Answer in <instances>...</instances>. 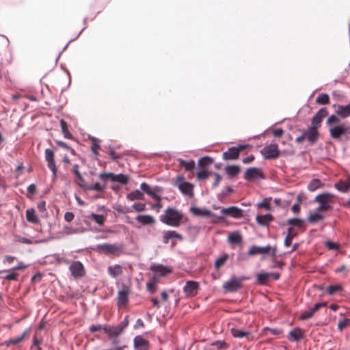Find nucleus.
<instances>
[{
	"label": "nucleus",
	"mask_w": 350,
	"mask_h": 350,
	"mask_svg": "<svg viewBox=\"0 0 350 350\" xmlns=\"http://www.w3.org/2000/svg\"><path fill=\"white\" fill-rule=\"evenodd\" d=\"M183 217L181 211L169 207L159 216V219L167 226L177 228L180 226Z\"/></svg>",
	"instance_id": "f257e3e1"
},
{
	"label": "nucleus",
	"mask_w": 350,
	"mask_h": 350,
	"mask_svg": "<svg viewBox=\"0 0 350 350\" xmlns=\"http://www.w3.org/2000/svg\"><path fill=\"white\" fill-rule=\"evenodd\" d=\"M97 252L103 253L106 255L120 256L123 252L122 244H98L95 249Z\"/></svg>",
	"instance_id": "f03ea898"
},
{
	"label": "nucleus",
	"mask_w": 350,
	"mask_h": 350,
	"mask_svg": "<svg viewBox=\"0 0 350 350\" xmlns=\"http://www.w3.org/2000/svg\"><path fill=\"white\" fill-rule=\"evenodd\" d=\"M334 196L332 193H325L316 196L315 201L319 204L317 208L318 211H327L331 208V204L333 203Z\"/></svg>",
	"instance_id": "7ed1b4c3"
},
{
	"label": "nucleus",
	"mask_w": 350,
	"mask_h": 350,
	"mask_svg": "<svg viewBox=\"0 0 350 350\" xmlns=\"http://www.w3.org/2000/svg\"><path fill=\"white\" fill-rule=\"evenodd\" d=\"M213 163L212 159L208 157L202 158L198 161L200 170L197 172V178L198 180L206 179L209 176V172L203 165H208Z\"/></svg>",
	"instance_id": "20e7f679"
},
{
	"label": "nucleus",
	"mask_w": 350,
	"mask_h": 350,
	"mask_svg": "<svg viewBox=\"0 0 350 350\" xmlns=\"http://www.w3.org/2000/svg\"><path fill=\"white\" fill-rule=\"evenodd\" d=\"M276 253L275 248H272L271 245H267L265 247H259L253 245L248 250L247 254L250 256L262 254H269L271 256H275Z\"/></svg>",
	"instance_id": "39448f33"
},
{
	"label": "nucleus",
	"mask_w": 350,
	"mask_h": 350,
	"mask_svg": "<svg viewBox=\"0 0 350 350\" xmlns=\"http://www.w3.org/2000/svg\"><path fill=\"white\" fill-rule=\"evenodd\" d=\"M45 159L47 162V166L52 172V179L55 180L57 177V167L54 160V152L52 150L46 148L44 151Z\"/></svg>",
	"instance_id": "423d86ee"
},
{
	"label": "nucleus",
	"mask_w": 350,
	"mask_h": 350,
	"mask_svg": "<svg viewBox=\"0 0 350 350\" xmlns=\"http://www.w3.org/2000/svg\"><path fill=\"white\" fill-rule=\"evenodd\" d=\"M349 129V126L345 124L332 126L329 128V135L333 139H338L342 135L348 133Z\"/></svg>",
	"instance_id": "0eeeda50"
},
{
	"label": "nucleus",
	"mask_w": 350,
	"mask_h": 350,
	"mask_svg": "<svg viewBox=\"0 0 350 350\" xmlns=\"http://www.w3.org/2000/svg\"><path fill=\"white\" fill-rule=\"evenodd\" d=\"M260 152L265 159H275L279 155L278 145L275 144H271L267 146L260 150Z\"/></svg>",
	"instance_id": "6e6552de"
},
{
	"label": "nucleus",
	"mask_w": 350,
	"mask_h": 350,
	"mask_svg": "<svg viewBox=\"0 0 350 350\" xmlns=\"http://www.w3.org/2000/svg\"><path fill=\"white\" fill-rule=\"evenodd\" d=\"M247 145H239L237 147H231L223 153L224 160H234L238 159L240 152L246 148Z\"/></svg>",
	"instance_id": "1a4fd4ad"
},
{
	"label": "nucleus",
	"mask_w": 350,
	"mask_h": 350,
	"mask_svg": "<svg viewBox=\"0 0 350 350\" xmlns=\"http://www.w3.org/2000/svg\"><path fill=\"white\" fill-rule=\"evenodd\" d=\"M241 287V280L235 278H231L223 284V288L226 292H235Z\"/></svg>",
	"instance_id": "9d476101"
},
{
	"label": "nucleus",
	"mask_w": 350,
	"mask_h": 350,
	"mask_svg": "<svg viewBox=\"0 0 350 350\" xmlns=\"http://www.w3.org/2000/svg\"><path fill=\"white\" fill-rule=\"evenodd\" d=\"M199 289V284L195 281H187L183 287V292L187 297L195 296Z\"/></svg>",
	"instance_id": "9b49d317"
},
{
	"label": "nucleus",
	"mask_w": 350,
	"mask_h": 350,
	"mask_svg": "<svg viewBox=\"0 0 350 350\" xmlns=\"http://www.w3.org/2000/svg\"><path fill=\"white\" fill-rule=\"evenodd\" d=\"M69 270L74 278H80L84 275V267L80 261H73L69 266Z\"/></svg>",
	"instance_id": "f8f14e48"
},
{
	"label": "nucleus",
	"mask_w": 350,
	"mask_h": 350,
	"mask_svg": "<svg viewBox=\"0 0 350 350\" xmlns=\"http://www.w3.org/2000/svg\"><path fill=\"white\" fill-rule=\"evenodd\" d=\"M30 328L26 329L21 336L10 338L4 342V345L7 347L10 345H16L21 342H24L26 339L28 338L30 334Z\"/></svg>",
	"instance_id": "ddd939ff"
},
{
	"label": "nucleus",
	"mask_w": 350,
	"mask_h": 350,
	"mask_svg": "<svg viewBox=\"0 0 350 350\" xmlns=\"http://www.w3.org/2000/svg\"><path fill=\"white\" fill-rule=\"evenodd\" d=\"M262 172L260 168L251 167L247 169L244 174V178L246 180L262 178Z\"/></svg>",
	"instance_id": "4468645a"
},
{
	"label": "nucleus",
	"mask_w": 350,
	"mask_h": 350,
	"mask_svg": "<svg viewBox=\"0 0 350 350\" xmlns=\"http://www.w3.org/2000/svg\"><path fill=\"white\" fill-rule=\"evenodd\" d=\"M177 187L180 191L189 197L193 196V185L189 182L178 183Z\"/></svg>",
	"instance_id": "2eb2a0df"
},
{
	"label": "nucleus",
	"mask_w": 350,
	"mask_h": 350,
	"mask_svg": "<svg viewBox=\"0 0 350 350\" xmlns=\"http://www.w3.org/2000/svg\"><path fill=\"white\" fill-rule=\"evenodd\" d=\"M221 212L226 215H230L234 218L238 219L243 216V211L236 206H230L228 208H224Z\"/></svg>",
	"instance_id": "dca6fc26"
},
{
	"label": "nucleus",
	"mask_w": 350,
	"mask_h": 350,
	"mask_svg": "<svg viewBox=\"0 0 350 350\" xmlns=\"http://www.w3.org/2000/svg\"><path fill=\"white\" fill-rule=\"evenodd\" d=\"M325 306H326L325 302L315 304L314 306L312 308H310L308 310L304 311V312L301 313V314L300 316L301 319L306 320V319H310L311 317H312L314 314L319 310L320 308L324 307Z\"/></svg>",
	"instance_id": "f3484780"
},
{
	"label": "nucleus",
	"mask_w": 350,
	"mask_h": 350,
	"mask_svg": "<svg viewBox=\"0 0 350 350\" xmlns=\"http://www.w3.org/2000/svg\"><path fill=\"white\" fill-rule=\"evenodd\" d=\"M150 270L159 276H165L172 272V269L163 265H153L150 267Z\"/></svg>",
	"instance_id": "a211bd4d"
},
{
	"label": "nucleus",
	"mask_w": 350,
	"mask_h": 350,
	"mask_svg": "<svg viewBox=\"0 0 350 350\" xmlns=\"http://www.w3.org/2000/svg\"><path fill=\"white\" fill-rule=\"evenodd\" d=\"M190 212L195 216L208 217L212 216V212L205 208H199L191 206L189 209Z\"/></svg>",
	"instance_id": "6ab92c4d"
},
{
	"label": "nucleus",
	"mask_w": 350,
	"mask_h": 350,
	"mask_svg": "<svg viewBox=\"0 0 350 350\" xmlns=\"http://www.w3.org/2000/svg\"><path fill=\"white\" fill-rule=\"evenodd\" d=\"M230 332L234 338H246L248 340L253 339V336L250 332H245L238 328H231Z\"/></svg>",
	"instance_id": "aec40b11"
},
{
	"label": "nucleus",
	"mask_w": 350,
	"mask_h": 350,
	"mask_svg": "<svg viewBox=\"0 0 350 350\" xmlns=\"http://www.w3.org/2000/svg\"><path fill=\"white\" fill-rule=\"evenodd\" d=\"M134 347L137 350H148V342L141 336L134 338Z\"/></svg>",
	"instance_id": "412c9836"
},
{
	"label": "nucleus",
	"mask_w": 350,
	"mask_h": 350,
	"mask_svg": "<svg viewBox=\"0 0 350 350\" xmlns=\"http://www.w3.org/2000/svg\"><path fill=\"white\" fill-rule=\"evenodd\" d=\"M178 239L182 241L183 239V237L180 234L176 232L174 230H168V231L164 232L163 236V242L164 243H165V244L168 243L170 239Z\"/></svg>",
	"instance_id": "4be33fe9"
},
{
	"label": "nucleus",
	"mask_w": 350,
	"mask_h": 350,
	"mask_svg": "<svg viewBox=\"0 0 350 350\" xmlns=\"http://www.w3.org/2000/svg\"><path fill=\"white\" fill-rule=\"evenodd\" d=\"M336 113L342 118H347L350 116V103L346 105H338Z\"/></svg>",
	"instance_id": "5701e85b"
},
{
	"label": "nucleus",
	"mask_w": 350,
	"mask_h": 350,
	"mask_svg": "<svg viewBox=\"0 0 350 350\" xmlns=\"http://www.w3.org/2000/svg\"><path fill=\"white\" fill-rule=\"evenodd\" d=\"M305 139L310 143H314L318 138V133L315 128L310 127L307 131L303 133Z\"/></svg>",
	"instance_id": "b1692460"
},
{
	"label": "nucleus",
	"mask_w": 350,
	"mask_h": 350,
	"mask_svg": "<svg viewBox=\"0 0 350 350\" xmlns=\"http://www.w3.org/2000/svg\"><path fill=\"white\" fill-rule=\"evenodd\" d=\"M334 187L339 192L346 193L350 189V180H340L334 184Z\"/></svg>",
	"instance_id": "393cba45"
},
{
	"label": "nucleus",
	"mask_w": 350,
	"mask_h": 350,
	"mask_svg": "<svg viewBox=\"0 0 350 350\" xmlns=\"http://www.w3.org/2000/svg\"><path fill=\"white\" fill-rule=\"evenodd\" d=\"M136 220L143 225H151L155 222L154 217L149 215H139L136 217Z\"/></svg>",
	"instance_id": "a878e982"
},
{
	"label": "nucleus",
	"mask_w": 350,
	"mask_h": 350,
	"mask_svg": "<svg viewBox=\"0 0 350 350\" xmlns=\"http://www.w3.org/2000/svg\"><path fill=\"white\" fill-rule=\"evenodd\" d=\"M256 220L258 224L261 226H267L273 220V217L271 214H265L263 215H257Z\"/></svg>",
	"instance_id": "bb28decb"
},
{
	"label": "nucleus",
	"mask_w": 350,
	"mask_h": 350,
	"mask_svg": "<svg viewBox=\"0 0 350 350\" xmlns=\"http://www.w3.org/2000/svg\"><path fill=\"white\" fill-rule=\"evenodd\" d=\"M107 270L108 273L112 278H116L122 273V267L120 265L109 266Z\"/></svg>",
	"instance_id": "cd10ccee"
},
{
	"label": "nucleus",
	"mask_w": 350,
	"mask_h": 350,
	"mask_svg": "<svg viewBox=\"0 0 350 350\" xmlns=\"http://www.w3.org/2000/svg\"><path fill=\"white\" fill-rule=\"evenodd\" d=\"M129 292L126 290L120 291L118 294V304L124 306L128 302Z\"/></svg>",
	"instance_id": "c85d7f7f"
},
{
	"label": "nucleus",
	"mask_w": 350,
	"mask_h": 350,
	"mask_svg": "<svg viewBox=\"0 0 350 350\" xmlns=\"http://www.w3.org/2000/svg\"><path fill=\"white\" fill-rule=\"evenodd\" d=\"M26 219L29 222L34 224H37L40 221L33 208H29L26 211Z\"/></svg>",
	"instance_id": "c756f323"
},
{
	"label": "nucleus",
	"mask_w": 350,
	"mask_h": 350,
	"mask_svg": "<svg viewBox=\"0 0 350 350\" xmlns=\"http://www.w3.org/2000/svg\"><path fill=\"white\" fill-rule=\"evenodd\" d=\"M327 114V111L325 108L321 109L317 114L312 118V123L314 124H320L324 117Z\"/></svg>",
	"instance_id": "7c9ffc66"
},
{
	"label": "nucleus",
	"mask_w": 350,
	"mask_h": 350,
	"mask_svg": "<svg viewBox=\"0 0 350 350\" xmlns=\"http://www.w3.org/2000/svg\"><path fill=\"white\" fill-rule=\"evenodd\" d=\"M228 258V254L226 253L221 254L215 261V268L217 270L219 269L226 262Z\"/></svg>",
	"instance_id": "2f4dec72"
},
{
	"label": "nucleus",
	"mask_w": 350,
	"mask_h": 350,
	"mask_svg": "<svg viewBox=\"0 0 350 350\" xmlns=\"http://www.w3.org/2000/svg\"><path fill=\"white\" fill-rule=\"evenodd\" d=\"M126 327V325H119L116 327H110L109 331L108 333V336L111 337H116L119 336L123 331L124 328Z\"/></svg>",
	"instance_id": "473e14b6"
},
{
	"label": "nucleus",
	"mask_w": 350,
	"mask_h": 350,
	"mask_svg": "<svg viewBox=\"0 0 350 350\" xmlns=\"http://www.w3.org/2000/svg\"><path fill=\"white\" fill-rule=\"evenodd\" d=\"M127 200L130 201H133L136 200H142L144 199V193L142 191L136 189L129 193L126 196Z\"/></svg>",
	"instance_id": "72a5a7b5"
},
{
	"label": "nucleus",
	"mask_w": 350,
	"mask_h": 350,
	"mask_svg": "<svg viewBox=\"0 0 350 350\" xmlns=\"http://www.w3.org/2000/svg\"><path fill=\"white\" fill-rule=\"evenodd\" d=\"M323 186V183L319 179L314 178L308 185V189L310 191H314Z\"/></svg>",
	"instance_id": "f704fd0d"
},
{
	"label": "nucleus",
	"mask_w": 350,
	"mask_h": 350,
	"mask_svg": "<svg viewBox=\"0 0 350 350\" xmlns=\"http://www.w3.org/2000/svg\"><path fill=\"white\" fill-rule=\"evenodd\" d=\"M288 336L292 340H298L304 337L303 332L299 328H295L288 333Z\"/></svg>",
	"instance_id": "c9c22d12"
},
{
	"label": "nucleus",
	"mask_w": 350,
	"mask_h": 350,
	"mask_svg": "<svg viewBox=\"0 0 350 350\" xmlns=\"http://www.w3.org/2000/svg\"><path fill=\"white\" fill-rule=\"evenodd\" d=\"M87 217H88V219H89L90 220H93L99 226H103L105 221V217L103 215L92 213L90 215H88Z\"/></svg>",
	"instance_id": "e433bc0d"
},
{
	"label": "nucleus",
	"mask_w": 350,
	"mask_h": 350,
	"mask_svg": "<svg viewBox=\"0 0 350 350\" xmlns=\"http://www.w3.org/2000/svg\"><path fill=\"white\" fill-rule=\"evenodd\" d=\"M324 218V217L321 214V211H318L317 209L314 212L311 213L308 217V220L310 223H315L317 221H321Z\"/></svg>",
	"instance_id": "4c0bfd02"
},
{
	"label": "nucleus",
	"mask_w": 350,
	"mask_h": 350,
	"mask_svg": "<svg viewBox=\"0 0 350 350\" xmlns=\"http://www.w3.org/2000/svg\"><path fill=\"white\" fill-rule=\"evenodd\" d=\"M225 171L230 177H234L239 173L240 167L237 165H229L225 167Z\"/></svg>",
	"instance_id": "58836bf2"
},
{
	"label": "nucleus",
	"mask_w": 350,
	"mask_h": 350,
	"mask_svg": "<svg viewBox=\"0 0 350 350\" xmlns=\"http://www.w3.org/2000/svg\"><path fill=\"white\" fill-rule=\"evenodd\" d=\"M178 161L180 166L184 167L185 170L191 171L195 167V162L193 160L186 161L182 159H178Z\"/></svg>",
	"instance_id": "ea45409f"
},
{
	"label": "nucleus",
	"mask_w": 350,
	"mask_h": 350,
	"mask_svg": "<svg viewBox=\"0 0 350 350\" xmlns=\"http://www.w3.org/2000/svg\"><path fill=\"white\" fill-rule=\"evenodd\" d=\"M228 241L230 243L238 244L242 241V237L238 232H232L228 236Z\"/></svg>",
	"instance_id": "a19ab883"
},
{
	"label": "nucleus",
	"mask_w": 350,
	"mask_h": 350,
	"mask_svg": "<svg viewBox=\"0 0 350 350\" xmlns=\"http://www.w3.org/2000/svg\"><path fill=\"white\" fill-rule=\"evenodd\" d=\"M60 126L64 137L67 139H72V135L68 129L67 123L64 120H60Z\"/></svg>",
	"instance_id": "79ce46f5"
},
{
	"label": "nucleus",
	"mask_w": 350,
	"mask_h": 350,
	"mask_svg": "<svg viewBox=\"0 0 350 350\" xmlns=\"http://www.w3.org/2000/svg\"><path fill=\"white\" fill-rule=\"evenodd\" d=\"M129 181V177L122 174H114L113 179L112 182L119 183L122 185L127 184Z\"/></svg>",
	"instance_id": "37998d69"
},
{
	"label": "nucleus",
	"mask_w": 350,
	"mask_h": 350,
	"mask_svg": "<svg viewBox=\"0 0 350 350\" xmlns=\"http://www.w3.org/2000/svg\"><path fill=\"white\" fill-rule=\"evenodd\" d=\"M82 187L86 190H94L99 192L104 191L106 188L105 185H101L98 183H96L92 185H83Z\"/></svg>",
	"instance_id": "c03bdc74"
},
{
	"label": "nucleus",
	"mask_w": 350,
	"mask_h": 350,
	"mask_svg": "<svg viewBox=\"0 0 350 350\" xmlns=\"http://www.w3.org/2000/svg\"><path fill=\"white\" fill-rule=\"evenodd\" d=\"M90 139L92 141L91 150L93 152L95 156H97L98 154V150L100 148L99 139L94 137H90Z\"/></svg>",
	"instance_id": "a18cd8bd"
},
{
	"label": "nucleus",
	"mask_w": 350,
	"mask_h": 350,
	"mask_svg": "<svg viewBox=\"0 0 350 350\" xmlns=\"http://www.w3.org/2000/svg\"><path fill=\"white\" fill-rule=\"evenodd\" d=\"M316 103L320 105H327L329 103V96L327 94H321L316 98Z\"/></svg>",
	"instance_id": "49530a36"
},
{
	"label": "nucleus",
	"mask_w": 350,
	"mask_h": 350,
	"mask_svg": "<svg viewBox=\"0 0 350 350\" xmlns=\"http://www.w3.org/2000/svg\"><path fill=\"white\" fill-rule=\"evenodd\" d=\"M287 224L289 225H291V226L301 227L303 226L304 221L299 218H293V219H289L287 221Z\"/></svg>",
	"instance_id": "de8ad7c7"
},
{
	"label": "nucleus",
	"mask_w": 350,
	"mask_h": 350,
	"mask_svg": "<svg viewBox=\"0 0 350 350\" xmlns=\"http://www.w3.org/2000/svg\"><path fill=\"white\" fill-rule=\"evenodd\" d=\"M258 281L260 284H264L269 280V273H260L257 275Z\"/></svg>",
	"instance_id": "09e8293b"
},
{
	"label": "nucleus",
	"mask_w": 350,
	"mask_h": 350,
	"mask_svg": "<svg viewBox=\"0 0 350 350\" xmlns=\"http://www.w3.org/2000/svg\"><path fill=\"white\" fill-rule=\"evenodd\" d=\"M341 290H342V286L340 285H338V284L331 285V286H329L327 288V292L329 295H333L336 292L340 291Z\"/></svg>",
	"instance_id": "8fccbe9b"
},
{
	"label": "nucleus",
	"mask_w": 350,
	"mask_h": 350,
	"mask_svg": "<svg viewBox=\"0 0 350 350\" xmlns=\"http://www.w3.org/2000/svg\"><path fill=\"white\" fill-rule=\"evenodd\" d=\"M55 142L57 146L68 150L71 154H75V150L72 148H71L70 146H69L68 145H67L66 143H64L62 141H59V140H55Z\"/></svg>",
	"instance_id": "3c124183"
},
{
	"label": "nucleus",
	"mask_w": 350,
	"mask_h": 350,
	"mask_svg": "<svg viewBox=\"0 0 350 350\" xmlns=\"http://www.w3.org/2000/svg\"><path fill=\"white\" fill-rule=\"evenodd\" d=\"M1 272H7L8 273L5 277L4 279L7 280H16L18 276V274L15 273L14 271H2Z\"/></svg>",
	"instance_id": "603ef678"
},
{
	"label": "nucleus",
	"mask_w": 350,
	"mask_h": 350,
	"mask_svg": "<svg viewBox=\"0 0 350 350\" xmlns=\"http://www.w3.org/2000/svg\"><path fill=\"white\" fill-rule=\"evenodd\" d=\"M132 208L137 212H142L146 210V204L142 202H135L132 205Z\"/></svg>",
	"instance_id": "864d4df0"
},
{
	"label": "nucleus",
	"mask_w": 350,
	"mask_h": 350,
	"mask_svg": "<svg viewBox=\"0 0 350 350\" xmlns=\"http://www.w3.org/2000/svg\"><path fill=\"white\" fill-rule=\"evenodd\" d=\"M159 191H160L159 187H154V189L152 190V191L150 193V194L148 196H150L152 198H153L157 201H160L161 198V196L158 194Z\"/></svg>",
	"instance_id": "5fc2aeb1"
},
{
	"label": "nucleus",
	"mask_w": 350,
	"mask_h": 350,
	"mask_svg": "<svg viewBox=\"0 0 350 350\" xmlns=\"http://www.w3.org/2000/svg\"><path fill=\"white\" fill-rule=\"evenodd\" d=\"M17 241L22 243H26V244L38 243L42 242V241H38V240L33 241L31 239H27V238H24V237L18 238Z\"/></svg>",
	"instance_id": "6e6d98bb"
},
{
	"label": "nucleus",
	"mask_w": 350,
	"mask_h": 350,
	"mask_svg": "<svg viewBox=\"0 0 350 350\" xmlns=\"http://www.w3.org/2000/svg\"><path fill=\"white\" fill-rule=\"evenodd\" d=\"M114 174L113 173H100L98 176H99V178L101 179V180H105L106 179H109L111 181H113V176H114Z\"/></svg>",
	"instance_id": "4d7b16f0"
},
{
	"label": "nucleus",
	"mask_w": 350,
	"mask_h": 350,
	"mask_svg": "<svg viewBox=\"0 0 350 350\" xmlns=\"http://www.w3.org/2000/svg\"><path fill=\"white\" fill-rule=\"evenodd\" d=\"M140 188L142 191L145 192L146 194L149 195L154 187H151L149 185L146 183H142L140 185Z\"/></svg>",
	"instance_id": "13d9d810"
},
{
	"label": "nucleus",
	"mask_w": 350,
	"mask_h": 350,
	"mask_svg": "<svg viewBox=\"0 0 350 350\" xmlns=\"http://www.w3.org/2000/svg\"><path fill=\"white\" fill-rule=\"evenodd\" d=\"M325 246L330 250H336L339 247V245L332 241H326L325 243Z\"/></svg>",
	"instance_id": "bf43d9fd"
},
{
	"label": "nucleus",
	"mask_w": 350,
	"mask_h": 350,
	"mask_svg": "<svg viewBox=\"0 0 350 350\" xmlns=\"http://www.w3.org/2000/svg\"><path fill=\"white\" fill-rule=\"evenodd\" d=\"M350 323V320L348 319H345L342 321H340L338 324V328L339 330H342L344 327H345L348 324Z\"/></svg>",
	"instance_id": "052dcab7"
},
{
	"label": "nucleus",
	"mask_w": 350,
	"mask_h": 350,
	"mask_svg": "<svg viewBox=\"0 0 350 350\" xmlns=\"http://www.w3.org/2000/svg\"><path fill=\"white\" fill-rule=\"evenodd\" d=\"M213 345L215 346L218 349H226L227 347V344L224 341L221 340L213 342Z\"/></svg>",
	"instance_id": "680f3d73"
},
{
	"label": "nucleus",
	"mask_w": 350,
	"mask_h": 350,
	"mask_svg": "<svg viewBox=\"0 0 350 350\" xmlns=\"http://www.w3.org/2000/svg\"><path fill=\"white\" fill-rule=\"evenodd\" d=\"M339 118H338L335 115L330 116L328 119L327 120V124H332L333 123H337L339 122Z\"/></svg>",
	"instance_id": "e2e57ef3"
},
{
	"label": "nucleus",
	"mask_w": 350,
	"mask_h": 350,
	"mask_svg": "<svg viewBox=\"0 0 350 350\" xmlns=\"http://www.w3.org/2000/svg\"><path fill=\"white\" fill-rule=\"evenodd\" d=\"M26 267H27L26 265H25L23 262H19L16 266H15L14 267L10 269L7 270V271L20 270V269H25Z\"/></svg>",
	"instance_id": "0e129e2a"
},
{
	"label": "nucleus",
	"mask_w": 350,
	"mask_h": 350,
	"mask_svg": "<svg viewBox=\"0 0 350 350\" xmlns=\"http://www.w3.org/2000/svg\"><path fill=\"white\" fill-rule=\"evenodd\" d=\"M258 207H264L267 210H270L271 206L267 199L263 200L258 204Z\"/></svg>",
	"instance_id": "69168bd1"
},
{
	"label": "nucleus",
	"mask_w": 350,
	"mask_h": 350,
	"mask_svg": "<svg viewBox=\"0 0 350 350\" xmlns=\"http://www.w3.org/2000/svg\"><path fill=\"white\" fill-rule=\"evenodd\" d=\"M74 217H75L74 214L72 212H66L64 214V219L67 222L72 221L73 220V219H74Z\"/></svg>",
	"instance_id": "338daca9"
},
{
	"label": "nucleus",
	"mask_w": 350,
	"mask_h": 350,
	"mask_svg": "<svg viewBox=\"0 0 350 350\" xmlns=\"http://www.w3.org/2000/svg\"><path fill=\"white\" fill-rule=\"evenodd\" d=\"M102 329V325L97 324V325H92L90 327V330L91 332H95L97 331H100Z\"/></svg>",
	"instance_id": "774afa93"
}]
</instances>
